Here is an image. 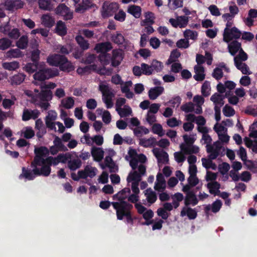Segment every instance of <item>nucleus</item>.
<instances>
[{"mask_svg": "<svg viewBox=\"0 0 257 257\" xmlns=\"http://www.w3.org/2000/svg\"><path fill=\"white\" fill-rule=\"evenodd\" d=\"M184 142L180 145L181 151L185 155H189L188 162L189 164L190 176L188 184L183 185L182 190L186 194L185 206L181 212V216H187L190 219H193V209L190 205L193 203V136L187 134L183 136Z\"/></svg>", "mask_w": 257, "mask_h": 257, "instance_id": "obj_2", "label": "nucleus"}, {"mask_svg": "<svg viewBox=\"0 0 257 257\" xmlns=\"http://www.w3.org/2000/svg\"><path fill=\"white\" fill-rule=\"evenodd\" d=\"M222 206V202L220 200H217L214 202L211 205H208L205 207V211L206 214H208V211L210 210L213 213L218 212Z\"/></svg>", "mask_w": 257, "mask_h": 257, "instance_id": "obj_31", "label": "nucleus"}, {"mask_svg": "<svg viewBox=\"0 0 257 257\" xmlns=\"http://www.w3.org/2000/svg\"><path fill=\"white\" fill-rule=\"evenodd\" d=\"M38 68V63L33 62L28 63L24 67V70L29 73H34Z\"/></svg>", "mask_w": 257, "mask_h": 257, "instance_id": "obj_61", "label": "nucleus"}, {"mask_svg": "<svg viewBox=\"0 0 257 257\" xmlns=\"http://www.w3.org/2000/svg\"><path fill=\"white\" fill-rule=\"evenodd\" d=\"M145 195L149 205L154 203L157 200L156 193L151 188H149L145 190Z\"/></svg>", "mask_w": 257, "mask_h": 257, "instance_id": "obj_34", "label": "nucleus"}, {"mask_svg": "<svg viewBox=\"0 0 257 257\" xmlns=\"http://www.w3.org/2000/svg\"><path fill=\"white\" fill-rule=\"evenodd\" d=\"M241 35V32L236 27H233L231 29L225 28L223 33V40L228 43L233 39L240 38Z\"/></svg>", "mask_w": 257, "mask_h": 257, "instance_id": "obj_11", "label": "nucleus"}, {"mask_svg": "<svg viewBox=\"0 0 257 257\" xmlns=\"http://www.w3.org/2000/svg\"><path fill=\"white\" fill-rule=\"evenodd\" d=\"M166 186V181L163 175L161 173H158L157 175L156 182L154 188L158 192H163Z\"/></svg>", "mask_w": 257, "mask_h": 257, "instance_id": "obj_22", "label": "nucleus"}, {"mask_svg": "<svg viewBox=\"0 0 257 257\" xmlns=\"http://www.w3.org/2000/svg\"><path fill=\"white\" fill-rule=\"evenodd\" d=\"M97 169L91 165H87L84 170L79 171V174L82 179H86L87 177L93 178L97 173Z\"/></svg>", "mask_w": 257, "mask_h": 257, "instance_id": "obj_17", "label": "nucleus"}, {"mask_svg": "<svg viewBox=\"0 0 257 257\" xmlns=\"http://www.w3.org/2000/svg\"><path fill=\"white\" fill-rule=\"evenodd\" d=\"M119 6L116 3L105 2L102 5L101 13L103 18L112 16L118 9Z\"/></svg>", "mask_w": 257, "mask_h": 257, "instance_id": "obj_10", "label": "nucleus"}, {"mask_svg": "<svg viewBox=\"0 0 257 257\" xmlns=\"http://www.w3.org/2000/svg\"><path fill=\"white\" fill-rule=\"evenodd\" d=\"M112 41L117 45L122 44L124 42V39L122 35L117 33L113 34L111 37Z\"/></svg>", "mask_w": 257, "mask_h": 257, "instance_id": "obj_59", "label": "nucleus"}, {"mask_svg": "<svg viewBox=\"0 0 257 257\" xmlns=\"http://www.w3.org/2000/svg\"><path fill=\"white\" fill-rule=\"evenodd\" d=\"M229 53L231 55L234 56L235 54L239 51L241 47V43L237 42V41H233L228 46Z\"/></svg>", "mask_w": 257, "mask_h": 257, "instance_id": "obj_32", "label": "nucleus"}, {"mask_svg": "<svg viewBox=\"0 0 257 257\" xmlns=\"http://www.w3.org/2000/svg\"><path fill=\"white\" fill-rule=\"evenodd\" d=\"M48 149L44 147H41L39 148H36L35 149V153L36 156L34 158V161L32 163V165L34 168H41L43 165H45L46 159L44 157L48 154Z\"/></svg>", "mask_w": 257, "mask_h": 257, "instance_id": "obj_8", "label": "nucleus"}, {"mask_svg": "<svg viewBox=\"0 0 257 257\" xmlns=\"http://www.w3.org/2000/svg\"><path fill=\"white\" fill-rule=\"evenodd\" d=\"M183 6V0H168V6L171 10H175Z\"/></svg>", "mask_w": 257, "mask_h": 257, "instance_id": "obj_55", "label": "nucleus"}, {"mask_svg": "<svg viewBox=\"0 0 257 257\" xmlns=\"http://www.w3.org/2000/svg\"><path fill=\"white\" fill-rule=\"evenodd\" d=\"M56 13L62 16L65 20H71L73 18V13L64 4L59 5L56 9Z\"/></svg>", "mask_w": 257, "mask_h": 257, "instance_id": "obj_15", "label": "nucleus"}, {"mask_svg": "<svg viewBox=\"0 0 257 257\" xmlns=\"http://www.w3.org/2000/svg\"><path fill=\"white\" fill-rule=\"evenodd\" d=\"M81 162L78 159H72L68 162V167L71 170H76L81 166Z\"/></svg>", "mask_w": 257, "mask_h": 257, "instance_id": "obj_54", "label": "nucleus"}, {"mask_svg": "<svg viewBox=\"0 0 257 257\" xmlns=\"http://www.w3.org/2000/svg\"><path fill=\"white\" fill-rule=\"evenodd\" d=\"M57 118V113L56 111L53 110H49L45 117V120L47 127L51 130L56 132L55 120Z\"/></svg>", "mask_w": 257, "mask_h": 257, "instance_id": "obj_13", "label": "nucleus"}, {"mask_svg": "<svg viewBox=\"0 0 257 257\" xmlns=\"http://www.w3.org/2000/svg\"><path fill=\"white\" fill-rule=\"evenodd\" d=\"M111 44L110 42L100 43L96 44L95 47V50L97 52H100L101 55L99 57V59L101 63L103 65H107L109 62L108 60H105L107 56L106 52L110 51L112 49Z\"/></svg>", "mask_w": 257, "mask_h": 257, "instance_id": "obj_9", "label": "nucleus"}, {"mask_svg": "<svg viewBox=\"0 0 257 257\" xmlns=\"http://www.w3.org/2000/svg\"><path fill=\"white\" fill-rule=\"evenodd\" d=\"M1 6L7 10L12 11L22 8L24 3L22 0H7Z\"/></svg>", "mask_w": 257, "mask_h": 257, "instance_id": "obj_16", "label": "nucleus"}, {"mask_svg": "<svg viewBox=\"0 0 257 257\" xmlns=\"http://www.w3.org/2000/svg\"><path fill=\"white\" fill-rule=\"evenodd\" d=\"M99 89L102 94V100L106 107L108 109L112 108L113 106V99L114 94L111 89L107 84L103 82L100 83Z\"/></svg>", "mask_w": 257, "mask_h": 257, "instance_id": "obj_6", "label": "nucleus"}, {"mask_svg": "<svg viewBox=\"0 0 257 257\" xmlns=\"http://www.w3.org/2000/svg\"><path fill=\"white\" fill-rule=\"evenodd\" d=\"M28 44V38L26 35H23L20 37L16 43V46L20 49H26Z\"/></svg>", "mask_w": 257, "mask_h": 257, "instance_id": "obj_47", "label": "nucleus"}, {"mask_svg": "<svg viewBox=\"0 0 257 257\" xmlns=\"http://www.w3.org/2000/svg\"><path fill=\"white\" fill-rule=\"evenodd\" d=\"M127 12L136 18H139L141 16L142 10L140 7L131 5L128 7Z\"/></svg>", "mask_w": 257, "mask_h": 257, "instance_id": "obj_33", "label": "nucleus"}, {"mask_svg": "<svg viewBox=\"0 0 257 257\" xmlns=\"http://www.w3.org/2000/svg\"><path fill=\"white\" fill-rule=\"evenodd\" d=\"M40 114V112L37 109H25L23 111V120L26 121L30 119H35L38 117Z\"/></svg>", "mask_w": 257, "mask_h": 257, "instance_id": "obj_21", "label": "nucleus"}, {"mask_svg": "<svg viewBox=\"0 0 257 257\" xmlns=\"http://www.w3.org/2000/svg\"><path fill=\"white\" fill-rule=\"evenodd\" d=\"M181 109L185 112L187 120H192L193 118V103L189 102L181 106Z\"/></svg>", "mask_w": 257, "mask_h": 257, "instance_id": "obj_26", "label": "nucleus"}, {"mask_svg": "<svg viewBox=\"0 0 257 257\" xmlns=\"http://www.w3.org/2000/svg\"><path fill=\"white\" fill-rule=\"evenodd\" d=\"M26 75L24 74L18 73L11 77V83L12 85H20L24 81Z\"/></svg>", "mask_w": 257, "mask_h": 257, "instance_id": "obj_37", "label": "nucleus"}, {"mask_svg": "<svg viewBox=\"0 0 257 257\" xmlns=\"http://www.w3.org/2000/svg\"><path fill=\"white\" fill-rule=\"evenodd\" d=\"M56 32L60 36H64L66 34L67 29L65 24L61 21L57 22L56 27Z\"/></svg>", "mask_w": 257, "mask_h": 257, "instance_id": "obj_45", "label": "nucleus"}, {"mask_svg": "<svg viewBox=\"0 0 257 257\" xmlns=\"http://www.w3.org/2000/svg\"><path fill=\"white\" fill-rule=\"evenodd\" d=\"M16 100L15 96L12 97L11 99H4L3 100V106L5 109H10L15 104Z\"/></svg>", "mask_w": 257, "mask_h": 257, "instance_id": "obj_63", "label": "nucleus"}, {"mask_svg": "<svg viewBox=\"0 0 257 257\" xmlns=\"http://www.w3.org/2000/svg\"><path fill=\"white\" fill-rule=\"evenodd\" d=\"M39 4L41 9L50 11L53 9L52 0H39Z\"/></svg>", "mask_w": 257, "mask_h": 257, "instance_id": "obj_52", "label": "nucleus"}, {"mask_svg": "<svg viewBox=\"0 0 257 257\" xmlns=\"http://www.w3.org/2000/svg\"><path fill=\"white\" fill-rule=\"evenodd\" d=\"M121 117H124L132 115V109L128 105H124L121 108L116 111Z\"/></svg>", "mask_w": 257, "mask_h": 257, "instance_id": "obj_42", "label": "nucleus"}, {"mask_svg": "<svg viewBox=\"0 0 257 257\" xmlns=\"http://www.w3.org/2000/svg\"><path fill=\"white\" fill-rule=\"evenodd\" d=\"M59 68L61 70L67 72H70L74 69L73 65L66 57L65 60L64 62H62L59 66Z\"/></svg>", "mask_w": 257, "mask_h": 257, "instance_id": "obj_46", "label": "nucleus"}, {"mask_svg": "<svg viewBox=\"0 0 257 257\" xmlns=\"http://www.w3.org/2000/svg\"><path fill=\"white\" fill-rule=\"evenodd\" d=\"M145 20L141 22L142 26H146L148 25H152L154 23L155 15L154 14L151 12H147L145 13Z\"/></svg>", "mask_w": 257, "mask_h": 257, "instance_id": "obj_35", "label": "nucleus"}, {"mask_svg": "<svg viewBox=\"0 0 257 257\" xmlns=\"http://www.w3.org/2000/svg\"><path fill=\"white\" fill-rule=\"evenodd\" d=\"M112 56L111 58V64L114 67L118 66L122 60V51L119 49H115L112 51Z\"/></svg>", "mask_w": 257, "mask_h": 257, "instance_id": "obj_24", "label": "nucleus"}, {"mask_svg": "<svg viewBox=\"0 0 257 257\" xmlns=\"http://www.w3.org/2000/svg\"><path fill=\"white\" fill-rule=\"evenodd\" d=\"M42 24L48 28L52 27L54 24V20L48 14L43 15L41 17Z\"/></svg>", "mask_w": 257, "mask_h": 257, "instance_id": "obj_40", "label": "nucleus"}, {"mask_svg": "<svg viewBox=\"0 0 257 257\" xmlns=\"http://www.w3.org/2000/svg\"><path fill=\"white\" fill-rule=\"evenodd\" d=\"M59 71L57 69H45L36 72L33 76L35 81L34 84L37 85L36 80L44 81L50 78L58 75Z\"/></svg>", "mask_w": 257, "mask_h": 257, "instance_id": "obj_7", "label": "nucleus"}, {"mask_svg": "<svg viewBox=\"0 0 257 257\" xmlns=\"http://www.w3.org/2000/svg\"><path fill=\"white\" fill-rule=\"evenodd\" d=\"M4 69L10 70L14 71L19 67V63L17 61H13L11 62H4L2 64Z\"/></svg>", "mask_w": 257, "mask_h": 257, "instance_id": "obj_49", "label": "nucleus"}, {"mask_svg": "<svg viewBox=\"0 0 257 257\" xmlns=\"http://www.w3.org/2000/svg\"><path fill=\"white\" fill-rule=\"evenodd\" d=\"M105 165L100 164L102 169H104L105 167L109 168L110 172H115L117 170V167L115 163L113 161L112 157L110 156H106L104 160Z\"/></svg>", "mask_w": 257, "mask_h": 257, "instance_id": "obj_29", "label": "nucleus"}, {"mask_svg": "<svg viewBox=\"0 0 257 257\" xmlns=\"http://www.w3.org/2000/svg\"><path fill=\"white\" fill-rule=\"evenodd\" d=\"M194 122H195L198 125L197 129L199 132L208 133V130L207 128L204 126L206 123V120L203 116L201 115L198 116H194Z\"/></svg>", "mask_w": 257, "mask_h": 257, "instance_id": "obj_23", "label": "nucleus"}, {"mask_svg": "<svg viewBox=\"0 0 257 257\" xmlns=\"http://www.w3.org/2000/svg\"><path fill=\"white\" fill-rule=\"evenodd\" d=\"M153 72H160L161 71L163 67V64L157 60H154L152 61L151 64Z\"/></svg>", "mask_w": 257, "mask_h": 257, "instance_id": "obj_64", "label": "nucleus"}, {"mask_svg": "<svg viewBox=\"0 0 257 257\" xmlns=\"http://www.w3.org/2000/svg\"><path fill=\"white\" fill-rule=\"evenodd\" d=\"M214 159H210L208 156L207 158H202V162L203 166L207 169L211 168L212 170H216L217 168L216 165L212 162V160Z\"/></svg>", "mask_w": 257, "mask_h": 257, "instance_id": "obj_43", "label": "nucleus"}, {"mask_svg": "<svg viewBox=\"0 0 257 257\" xmlns=\"http://www.w3.org/2000/svg\"><path fill=\"white\" fill-rule=\"evenodd\" d=\"M171 198L173 200L172 204L173 205L174 208H177L180 205V202L183 200V195L180 193H177L172 195Z\"/></svg>", "mask_w": 257, "mask_h": 257, "instance_id": "obj_50", "label": "nucleus"}, {"mask_svg": "<svg viewBox=\"0 0 257 257\" xmlns=\"http://www.w3.org/2000/svg\"><path fill=\"white\" fill-rule=\"evenodd\" d=\"M235 66L239 70L242 74L245 75H249L251 74V72L249 70L248 66L243 62L234 63Z\"/></svg>", "mask_w": 257, "mask_h": 257, "instance_id": "obj_44", "label": "nucleus"}, {"mask_svg": "<svg viewBox=\"0 0 257 257\" xmlns=\"http://www.w3.org/2000/svg\"><path fill=\"white\" fill-rule=\"evenodd\" d=\"M74 105V100L73 97H67L61 100L59 107L69 109L72 108Z\"/></svg>", "mask_w": 257, "mask_h": 257, "instance_id": "obj_27", "label": "nucleus"}, {"mask_svg": "<svg viewBox=\"0 0 257 257\" xmlns=\"http://www.w3.org/2000/svg\"><path fill=\"white\" fill-rule=\"evenodd\" d=\"M211 90L210 82L208 81H205L201 87V93L204 96H207L210 94Z\"/></svg>", "mask_w": 257, "mask_h": 257, "instance_id": "obj_60", "label": "nucleus"}, {"mask_svg": "<svg viewBox=\"0 0 257 257\" xmlns=\"http://www.w3.org/2000/svg\"><path fill=\"white\" fill-rule=\"evenodd\" d=\"M125 159L129 161L133 171L139 173V167L143 166L146 170L144 163L147 161V157L143 154H138L136 150L130 148L128 151V155L125 156Z\"/></svg>", "mask_w": 257, "mask_h": 257, "instance_id": "obj_5", "label": "nucleus"}, {"mask_svg": "<svg viewBox=\"0 0 257 257\" xmlns=\"http://www.w3.org/2000/svg\"><path fill=\"white\" fill-rule=\"evenodd\" d=\"M91 155L94 161L99 162L104 157V152L101 148L93 146L91 149Z\"/></svg>", "mask_w": 257, "mask_h": 257, "instance_id": "obj_20", "label": "nucleus"}, {"mask_svg": "<svg viewBox=\"0 0 257 257\" xmlns=\"http://www.w3.org/2000/svg\"><path fill=\"white\" fill-rule=\"evenodd\" d=\"M134 133L136 136L141 137L144 135L148 134L149 133V130L144 126L136 127L134 130Z\"/></svg>", "mask_w": 257, "mask_h": 257, "instance_id": "obj_56", "label": "nucleus"}, {"mask_svg": "<svg viewBox=\"0 0 257 257\" xmlns=\"http://www.w3.org/2000/svg\"><path fill=\"white\" fill-rule=\"evenodd\" d=\"M220 187V184L216 181L208 183L207 184V187L209 189V192L214 195H216L220 192V191L219 190Z\"/></svg>", "mask_w": 257, "mask_h": 257, "instance_id": "obj_41", "label": "nucleus"}, {"mask_svg": "<svg viewBox=\"0 0 257 257\" xmlns=\"http://www.w3.org/2000/svg\"><path fill=\"white\" fill-rule=\"evenodd\" d=\"M65 60V57L59 54L50 55L47 58V62L50 65L59 67L62 62Z\"/></svg>", "mask_w": 257, "mask_h": 257, "instance_id": "obj_19", "label": "nucleus"}, {"mask_svg": "<svg viewBox=\"0 0 257 257\" xmlns=\"http://www.w3.org/2000/svg\"><path fill=\"white\" fill-rule=\"evenodd\" d=\"M68 161L66 155L59 154L56 157H49L46 159L45 165L41 168H34V172L36 174L48 176L51 172L50 166L57 165L59 163H65Z\"/></svg>", "mask_w": 257, "mask_h": 257, "instance_id": "obj_4", "label": "nucleus"}, {"mask_svg": "<svg viewBox=\"0 0 257 257\" xmlns=\"http://www.w3.org/2000/svg\"><path fill=\"white\" fill-rule=\"evenodd\" d=\"M181 53L177 49L173 50L170 54V57L166 62L167 65H170L174 62H176L177 59L180 56Z\"/></svg>", "mask_w": 257, "mask_h": 257, "instance_id": "obj_51", "label": "nucleus"}, {"mask_svg": "<svg viewBox=\"0 0 257 257\" xmlns=\"http://www.w3.org/2000/svg\"><path fill=\"white\" fill-rule=\"evenodd\" d=\"M156 142L154 138H150L149 139L142 138L139 140V145L146 148L151 147L153 146Z\"/></svg>", "mask_w": 257, "mask_h": 257, "instance_id": "obj_39", "label": "nucleus"}, {"mask_svg": "<svg viewBox=\"0 0 257 257\" xmlns=\"http://www.w3.org/2000/svg\"><path fill=\"white\" fill-rule=\"evenodd\" d=\"M196 74L194 75V78L198 81H203L205 77L204 68L200 65H197L194 67Z\"/></svg>", "mask_w": 257, "mask_h": 257, "instance_id": "obj_30", "label": "nucleus"}, {"mask_svg": "<svg viewBox=\"0 0 257 257\" xmlns=\"http://www.w3.org/2000/svg\"><path fill=\"white\" fill-rule=\"evenodd\" d=\"M24 55L22 52L18 48L12 49L6 53V57L8 58H18Z\"/></svg>", "mask_w": 257, "mask_h": 257, "instance_id": "obj_38", "label": "nucleus"}, {"mask_svg": "<svg viewBox=\"0 0 257 257\" xmlns=\"http://www.w3.org/2000/svg\"><path fill=\"white\" fill-rule=\"evenodd\" d=\"M153 151L154 155L158 160V165L160 167L161 165L168 163L169 161V156L165 151L158 148L154 149Z\"/></svg>", "mask_w": 257, "mask_h": 257, "instance_id": "obj_14", "label": "nucleus"}, {"mask_svg": "<svg viewBox=\"0 0 257 257\" xmlns=\"http://www.w3.org/2000/svg\"><path fill=\"white\" fill-rule=\"evenodd\" d=\"M36 176H39V175L36 174L34 172V169L32 171L26 170L25 168L23 167L22 169V174L19 176L20 179L22 177H24L25 179L32 180H33Z\"/></svg>", "mask_w": 257, "mask_h": 257, "instance_id": "obj_36", "label": "nucleus"}, {"mask_svg": "<svg viewBox=\"0 0 257 257\" xmlns=\"http://www.w3.org/2000/svg\"><path fill=\"white\" fill-rule=\"evenodd\" d=\"M164 91V88L162 86H156L151 88L148 92L149 97L151 100H155L162 94Z\"/></svg>", "mask_w": 257, "mask_h": 257, "instance_id": "obj_25", "label": "nucleus"}, {"mask_svg": "<svg viewBox=\"0 0 257 257\" xmlns=\"http://www.w3.org/2000/svg\"><path fill=\"white\" fill-rule=\"evenodd\" d=\"M75 39L77 43L82 50H85L89 48V43L87 40H85L83 37L78 35L76 37Z\"/></svg>", "mask_w": 257, "mask_h": 257, "instance_id": "obj_48", "label": "nucleus"}, {"mask_svg": "<svg viewBox=\"0 0 257 257\" xmlns=\"http://www.w3.org/2000/svg\"><path fill=\"white\" fill-rule=\"evenodd\" d=\"M224 97L222 95L218 93H215L211 96L210 100L214 104V107H218V108L220 109V107L224 104Z\"/></svg>", "mask_w": 257, "mask_h": 257, "instance_id": "obj_28", "label": "nucleus"}, {"mask_svg": "<svg viewBox=\"0 0 257 257\" xmlns=\"http://www.w3.org/2000/svg\"><path fill=\"white\" fill-rule=\"evenodd\" d=\"M248 58L247 55L245 53L242 49H240L239 51V54L234 57V63L242 62L246 61Z\"/></svg>", "mask_w": 257, "mask_h": 257, "instance_id": "obj_53", "label": "nucleus"}, {"mask_svg": "<svg viewBox=\"0 0 257 257\" xmlns=\"http://www.w3.org/2000/svg\"><path fill=\"white\" fill-rule=\"evenodd\" d=\"M133 82L132 81L123 82L120 85L121 91L124 94L125 96L128 99H132L134 97V93L131 91L130 89L132 87Z\"/></svg>", "mask_w": 257, "mask_h": 257, "instance_id": "obj_18", "label": "nucleus"}, {"mask_svg": "<svg viewBox=\"0 0 257 257\" xmlns=\"http://www.w3.org/2000/svg\"><path fill=\"white\" fill-rule=\"evenodd\" d=\"M152 132L158 135L160 137H162L164 135L162 125L159 123L154 124L152 129Z\"/></svg>", "mask_w": 257, "mask_h": 257, "instance_id": "obj_62", "label": "nucleus"}, {"mask_svg": "<svg viewBox=\"0 0 257 257\" xmlns=\"http://www.w3.org/2000/svg\"><path fill=\"white\" fill-rule=\"evenodd\" d=\"M221 144L218 141L214 143L213 145H206V151L210 159H216L221 152Z\"/></svg>", "mask_w": 257, "mask_h": 257, "instance_id": "obj_12", "label": "nucleus"}, {"mask_svg": "<svg viewBox=\"0 0 257 257\" xmlns=\"http://www.w3.org/2000/svg\"><path fill=\"white\" fill-rule=\"evenodd\" d=\"M139 173H137L136 171L131 172L126 179L128 185L131 186L133 194L130 195V189L125 188L113 196L114 201L112 202V205L116 211L117 218L122 220L125 217L127 223L132 222L131 210L133 205L126 199L132 203L137 202L139 200V184L142 177L145 174V168L143 166L141 165L139 167Z\"/></svg>", "mask_w": 257, "mask_h": 257, "instance_id": "obj_1", "label": "nucleus"}, {"mask_svg": "<svg viewBox=\"0 0 257 257\" xmlns=\"http://www.w3.org/2000/svg\"><path fill=\"white\" fill-rule=\"evenodd\" d=\"M35 94L30 90L25 91L26 95L32 97L34 103L44 110H47L50 106L49 101L51 100L53 97L52 92L48 90H42L41 92L35 89L34 90Z\"/></svg>", "mask_w": 257, "mask_h": 257, "instance_id": "obj_3", "label": "nucleus"}, {"mask_svg": "<svg viewBox=\"0 0 257 257\" xmlns=\"http://www.w3.org/2000/svg\"><path fill=\"white\" fill-rule=\"evenodd\" d=\"M12 42L7 38L0 39V50H5L10 48Z\"/></svg>", "mask_w": 257, "mask_h": 257, "instance_id": "obj_57", "label": "nucleus"}, {"mask_svg": "<svg viewBox=\"0 0 257 257\" xmlns=\"http://www.w3.org/2000/svg\"><path fill=\"white\" fill-rule=\"evenodd\" d=\"M22 133L24 138L31 139L34 136L35 133L31 127H26L22 131Z\"/></svg>", "mask_w": 257, "mask_h": 257, "instance_id": "obj_58", "label": "nucleus"}]
</instances>
